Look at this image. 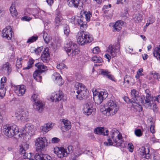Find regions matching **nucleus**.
<instances>
[{"label": "nucleus", "mask_w": 160, "mask_h": 160, "mask_svg": "<svg viewBox=\"0 0 160 160\" xmlns=\"http://www.w3.org/2000/svg\"><path fill=\"white\" fill-rule=\"evenodd\" d=\"M66 65L63 63H60L57 66V68L60 69H64Z\"/></svg>", "instance_id": "nucleus-55"}, {"label": "nucleus", "mask_w": 160, "mask_h": 160, "mask_svg": "<svg viewBox=\"0 0 160 160\" xmlns=\"http://www.w3.org/2000/svg\"><path fill=\"white\" fill-rule=\"evenodd\" d=\"M108 141L104 142V144L106 146L113 145L117 147L121 146L122 144V141Z\"/></svg>", "instance_id": "nucleus-25"}, {"label": "nucleus", "mask_w": 160, "mask_h": 160, "mask_svg": "<svg viewBox=\"0 0 160 160\" xmlns=\"http://www.w3.org/2000/svg\"><path fill=\"white\" fill-rule=\"evenodd\" d=\"M152 74L153 75V78L154 79L159 80V79L160 78V75L159 73L156 72H154L152 73Z\"/></svg>", "instance_id": "nucleus-51"}, {"label": "nucleus", "mask_w": 160, "mask_h": 160, "mask_svg": "<svg viewBox=\"0 0 160 160\" xmlns=\"http://www.w3.org/2000/svg\"><path fill=\"white\" fill-rule=\"evenodd\" d=\"M35 66L38 69L37 70L39 71L40 72L42 73L47 69V67L40 62L35 64Z\"/></svg>", "instance_id": "nucleus-29"}, {"label": "nucleus", "mask_w": 160, "mask_h": 160, "mask_svg": "<svg viewBox=\"0 0 160 160\" xmlns=\"http://www.w3.org/2000/svg\"><path fill=\"white\" fill-rule=\"evenodd\" d=\"M82 4L80 0H68L67 1V4L68 5L71 7H74L75 8H78V6L80 7H81L80 4Z\"/></svg>", "instance_id": "nucleus-21"}, {"label": "nucleus", "mask_w": 160, "mask_h": 160, "mask_svg": "<svg viewBox=\"0 0 160 160\" xmlns=\"http://www.w3.org/2000/svg\"><path fill=\"white\" fill-rule=\"evenodd\" d=\"M94 132L99 135H102L108 136L109 132L107 128L103 127H98L94 129Z\"/></svg>", "instance_id": "nucleus-16"}, {"label": "nucleus", "mask_w": 160, "mask_h": 160, "mask_svg": "<svg viewBox=\"0 0 160 160\" xmlns=\"http://www.w3.org/2000/svg\"><path fill=\"white\" fill-rule=\"evenodd\" d=\"M142 12H138L134 14L133 16V18L136 23H138L141 21L142 19Z\"/></svg>", "instance_id": "nucleus-28"}, {"label": "nucleus", "mask_w": 160, "mask_h": 160, "mask_svg": "<svg viewBox=\"0 0 160 160\" xmlns=\"http://www.w3.org/2000/svg\"><path fill=\"white\" fill-rule=\"evenodd\" d=\"M63 31L64 34L68 37L69 34L70 30L69 26L67 24L64 25L63 28Z\"/></svg>", "instance_id": "nucleus-41"}, {"label": "nucleus", "mask_w": 160, "mask_h": 160, "mask_svg": "<svg viewBox=\"0 0 160 160\" xmlns=\"http://www.w3.org/2000/svg\"><path fill=\"white\" fill-rule=\"evenodd\" d=\"M54 151L55 153L57 154L58 156L60 158L67 157L68 156L67 152L65 149L62 147L58 148L57 151L56 150V149H54Z\"/></svg>", "instance_id": "nucleus-17"}, {"label": "nucleus", "mask_w": 160, "mask_h": 160, "mask_svg": "<svg viewBox=\"0 0 160 160\" xmlns=\"http://www.w3.org/2000/svg\"><path fill=\"white\" fill-rule=\"evenodd\" d=\"M10 11L12 16L13 17H16L17 16L18 13L17 10L15 8V5L12 4L9 9Z\"/></svg>", "instance_id": "nucleus-34"}, {"label": "nucleus", "mask_w": 160, "mask_h": 160, "mask_svg": "<svg viewBox=\"0 0 160 160\" xmlns=\"http://www.w3.org/2000/svg\"><path fill=\"white\" fill-rule=\"evenodd\" d=\"M154 101H157V102H160V95H158V96L154 97Z\"/></svg>", "instance_id": "nucleus-64"}, {"label": "nucleus", "mask_w": 160, "mask_h": 160, "mask_svg": "<svg viewBox=\"0 0 160 160\" xmlns=\"http://www.w3.org/2000/svg\"><path fill=\"white\" fill-rule=\"evenodd\" d=\"M62 122L64 125L63 127H62L61 128L62 131L65 132L71 128V123L68 120L63 119L62 120Z\"/></svg>", "instance_id": "nucleus-26"}, {"label": "nucleus", "mask_w": 160, "mask_h": 160, "mask_svg": "<svg viewBox=\"0 0 160 160\" xmlns=\"http://www.w3.org/2000/svg\"><path fill=\"white\" fill-rule=\"evenodd\" d=\"M138 92L135 89H133L131 92V95L133 100H134L138 95Z\"/></svg>", "instance_id": "nucleus-37"}, {"label": "nucleus", "mask_w": 160, "mask_h": 160, "mask_svg": "<svg viewBox=\"0 0 160 160\" xmlns=\"http://www.w3.org/2000/svg\"><path fill=\"white\" fill-rule=\"evenodd\" d=\"M101 74L105 76H106L109 79L113 80V77L110 74V72H108L106 70L101 69L100 70Z\"/></svg>", "instance_id": "nucleus-31"}, {"label": "nucleus", "mask_w": 160, "mask_h": 160, "mask_svg": "<svg viewBox=\"0 0 160 160\" xmlns=\"http://www.w3.org/2000/svg\"><path fill=\"white\" fill-rule=\"evenodd\" d=\"M47 141H36L35 142V145L36 146V151L37 152H41L45 146L48 145Z\"/></svg>", "instance_id": "nucleus-15"}, {"label": "nucleus", "mask_w": 160, "mask_h": 160, "mask_svg": "<svg viewBox=\"0 0 160 160\" xmlns=\"http://www.w3.org/2000/svg\"><path fill=\"white\" fill-rule=\"evenodd\" d=\"M43 155L41 152H37L34 156V158L36 160H42L43 158H44V157H43Z\"/></svg>", "instance_id": "nucleus-38"}, {"label": "nucleus", "mask_w": 160, "mask_h": 160, "mask_svg": "<svg viewBox=\"0 0 160 160\" xmlns=\"http://www.w3.org/2000/svg\"><path fill=\"white\" fill-rule=\"evenodd\" d=\"M153 56L157 60L160 61V45L155 48L153 52Z\"/></svg>", "instance_id": "nucleus-30"}, {"label": "nucleus", "mask_w": 160, "mask_h": 160, "mask_svg": "<svg viewBox=\"0 0 160 160\" xmlns=\"http://www.w3.org/2000/svg\"><path fill=\"white\" fill-rule=\"evenodd\" d=\"M21 148L20 149H23L24 150H25L29 148V145L27 143H24L20 146Z\"/></svg>", "instance_id": "nucleus-49"}, {"label": "nucleus", "mask_w": 160, "mask_h": 160, "mask_svg": "<svg viewBox=\"0 0 160 160\" xmlns=\"http://www.w3.org/2000/svg\"><path fill=\"white\" fill-rule=\"evenodd\" d=\"M19 152L21 154H23V158L24 159L26 158H29L30 157H31V153H29L28 154H29V156H28V153H27L25 150H24L23 149H20L19 150Z\"/></svg>", "instance_id": "nucleus-36"}, {"label": "nucleus", "mask_w": 160, "mask_h": 160, "mask_svg": "<svg viewBox=\"0 0 160 160\" xmlns=\"http://www.w3.org/2000/svg\"><path fill=\"white\" fill-rule=\"evenodd\" d=\"M130 79H131V78L130 77H128V76H127L124 79V83H127L128 84H129L130 82Z\"/></svg>", "instance_id": "nucleus-60"}, {"label": "nucleus", "mask_w": 160, "mask_h": 160, "mask_svg": "<svg viewBox=\"0 0 160 160\" xmlns=\"http://www.w3.org/2000/svg\"><path fill=\"white\" fill-rule=\"evenodd\" d=\"M3 132L5 135L9 137H12L14 136L15 138L17 139H22V138H21V132H18V128L15 125L12 126H4Z\"/></svg>", "instance_id": "nucleus-4"}, {"label": "nucleus", "mask_w": 160, "mask_h": 160, "mask_svg": "<svg viewBox=\"0 0 160 160\" xmlns=\"http://www.w3.org/2000/svg\"><path fill=\"white\" fill-rule=\"evenodd\" d=\"M6 78L5 77H3L1 80V84L0 86H1V88L2 87L3 88V86L6 87Z\"/></svg>", "instance_id": "nucleus-47"}, {"label": "nucleus", "mask_w": 160, "mask_h": 160, "mask_svg": "<svg viewBox=\"0 0 160 160\" xmlns=\"http://www.w3.org/2000/svg\"><path fill=\"white\" fill-rule=\"evenodd\" d=\"M38 95L33 94L31 97V100L35 102L34 105V108L39 112H41L43 110L44 105L41 101L38 100Z\"/></svg>", "instance_id": "nucleus-11"}, {"label": "nucleus", "mask_w": 160, "mask_h": 160, "mask_svg": "<svg viewBox=\"0 0 160 160\" xmlns=\"http://www.w3.org/2000/svg\"><path fill=\"white\" fill-rule=\"evenodd\" d=\"M52 78L55 82L57 83L59 86H61L62 85L63 82L60 74L57 72L54 73Z\"/></svg>", "instance_id": "nucleus-19"}, {"label": "nucleus", "mask_w": 160, "mask_h": 160, "mask_svg": "<svg viewBox=\"0 0 160 160\" xmlns=\"http://www.w3.org/2000/svg\"><path fill=\"white\" fill-rule=\"evenodd\" d=\"M42 49V47L38 48L37 49H33V51L36 54H38L40 53Z\"/></svg>", "instance_id": "nucleus-54"}, {"label": "nucleus", "mask_w": 160, "mask_h": 160, "mask_svg": "<svg viewBox=\"0 0 160 160\" xmlns=\"http://www.w3.org/2000/svg\"><path fill=\"white\" fill-rule=\"evenodd\" d=\"M34 62V60L32 59H29L28 62V65L26 67L25 69H28L31 68Z\"/></svg>", "instance_id": "nucleus-46"}, {"label": "nucleus", "mask_w": 160, "mask_h": 160, "mask_svg": "<svg viewBox=\"0 0 160 160\" xmlns=\"http://www.w3.org/2000/svg\"><path fill=\"white\" fill-rule=\"evenodd\" d=\"M76 38L78 43L82 45L89 43L93 40L92 35L87 32H78Z\"/></svg>", "instance_id": "nucleus-5"}, {"label": "nucleus", "mask_w": 160, "mask_h": 160, "mask_svg": "<svg viewBox=\"0 0 160 160\" xmlns=\"http://www.w3.org/2000/svg\"><path fill=\"white\" fill-rule=\"evenodd\" d=\"M121 24L120 22L117 21L113 25L112 31L113 32H118L121 29Z\"/></svg>", "instance_id": "nucleus-33"}, {"label": "nucleus", "mask_w": 160, "mask_h": 160, "mask_svg": "<svg viewBox=\"0 0 160 160\" xmlns=\"http://www.w3.org/2000/svg\"><path fill=\"white\" fill-rule=\"evenodd\" d=\"M41 73L39 71H35L33 74V77L34 79L38 82H40L42 79V77L41 75Z\"/></svg>", "instance_id": "nucleus-32"}, {"label": "nucleus", "mask_w": 160, "mask_h": 160, "mask_svg": "<svg viewBox=\"0 0 160 160\" xmlns=\"http://www.w3.org/2000/svg\"><path fill=\"white\" fill-rule=\"evenodd\" d=\"M99 52V48L98 47H96L94 48L92 50V52L94 53H97Z\"/></svg>", "instance_id": "nucleus-61"}, {"label": "nucleus", "mask_w": 160, "mask_h": 160, "mask_svg": "<svg viewBox=\"0 0 160 160\" xmlns=\"http://www.w3.org/2000/svg\"><path fill=\"white\" fill-rule=\"evenodd\" d=\"M149 148L146 149L144 147H142L141 148L140 153L142 158L148 159L151 158V156L149 153Z\"/></svg>", "instance_id": "nucleus-20"}, {"label": "nucleus", "mask_w": 160, "mask_h": 160, "mask_svg": "<svg viewBox=\"0 0 160 160\" xmlns=\"http://www.w3.org/2000/svg\"><path fill=\"white\" fill-rule=\"evenodd\" d=\"M73 92L77 98L80 100L86 98L89 94L88 91L85 86L77 82L75 84Z\"/></svg>", "instance_id": "nucleus-3"}, {"label": "nucleus", "mask_w": 160, "mask_h": 160, "mask_svg": "<svg viewBox=\"0 0 160 160\" xmlns=\"http://www.w3.org/2000/svg\"><path fill=\"white\" fill-rule=\"evenodd\" d=\"M63 97V93L62 91L59 90L57 92L52 94L51 98L55 102L61 100Z\"/></svg>", "instance_id": "nucleus-18"}, {"label": "nucleus", "mask_w": 160, "mask_h": 160, "mask_svg": "<svg viewBox=\"0 0 160 160\" xmlns=\"http://www.w3.org/2000/svg\"><path fill=\"white\" fill-rule=\"evenodd\" d=\"M122 138V135L117 130L114 128L111 131L107 140H111V139L113 140H116L117 139L120 140Z\"/></svg>", "instance_id": "nucleus-12"}, {"label": "nucleus", "mask_w": 160, "mask_h": 160, "mask_svg": "<svg viewBox=\"0 0 160 160\" xmlns=\"http://www.w3.org/2000/svg\"><path fill=\"white\" fill-rule=\"evenodd\" d=\"M14 89L15 93L19 96H23L26 91L25 86L24 85L16 86Z\"/></svg>", "instance_id": "nucleus-14"}, {"label": "nucleus", "mask_w": 160, "mask_h": 160, "mask_svg": "<svg viewBox=\"0 0 160 160\" xmlns=\"http://www.w3.org/2000/svg\"><path fill=\"white\" fill-rule=\"evenodd\" d=\"M92 105L91 104L87 103L84 105L83 109L84 113L86 115H90L93 111Z\"/></svg>", "instance_id": "nucleus-23"}, {"label": "nucleus", "mask_w": 160, "mask_h": 160, "mask_svg": "<svg viewBox=\"0 0 160 160\" xmlns=\"http://www.w3.org/2000/svg\"><path fill=\"white\" fill-rule=\"evenodd\" d=\"M43 38L45 42L48 43L50 40V37L47 33H44Z\"/></svg>", "instance_id": "nucleus-44"}, {"label": "nucleus", "mask_w": 160, "mask_h": 160, "mask_svg": "<svg viewBox=\"0 0 160 160\" xmlns=\"http://www.w3.org/2000/svg\"><path fill=\"white\" fill-rule=\"evenodd\" d=\"M15 116L18 118L22 122H27L28 121V113L23 108H21L15 113Z\"/></svg>", "instance_id": "nucleus-10"}, {"label": "nucleus", "mask_w": 160, "mask_h": 160, "mask_svg": "<svg viewBox=\"0 0 160 160\" xmlns=\"http://www.w3.org/2000/svg\"><path fill=\"white\" fill-rule=\"evenodd\" d=\"M48 48H46L43 51L41 56V59L44 62L48 63L49 60V54L48 52Z\"/></svg>", "instance_id": "nucleus-24"}, {"label": "nucleus", "mask_w": 160, "mask_h": 160, "mask_svg": "<svg viewBox=\"0 0 160 160\" xmlns=\"http://www.w3.org/2000/svg\"><path fill=\"white\" fill-rule=\"evenodd\" d=\"M128 149H129V151L131 152H132L134 148V146L132 143H129L128 144Z\"/></svg>", "instance_id": "nucleus-58"}, {"label": "nucleus", "mask_w": 160, "mask_h": 160, "mask_svg": "<svg viewBox=\"0 0 160 160\" xmlns=\"http://www.w3.org/2000/svg\"><path fill=\"white\" fill-rule=\"evenodd\" d=\"M82 24H79V26L80 27V30L79 32H86L85 30L87 29V25L85 22H83V21H82Z\"/></svg>", "instance_id": "nucleus-39"}, {"label": "nucleus", "mask_w": 160, "mask_h": 160, "mask_svg": "<svg viewBox=\"0 0 160 160\" xmlns=\"http://www.w3.org/2000/svg\"><path fill=\"white\" fill-rule=\"evenodd\" d=\"M148 21L151 24L153 23L155 21V19L152 16H151L148 18Z\"/></svg>", "instance_id": "nucleus-63"}, {"label": "nucleus", "mask_w": 160, "mask_h": 160, "mask_svg": "<svg viewBox=\"0 0 160 160\" xmlns=\"http://www.w3.org/2000/svg\"><path fill=\"white\" fill-rule=\"evenodd\" d=\"M38 37L37 35H34L30 37L27 41V43H32L35 42L38 39Z\"/></svg>", "instance_id": "nucleus-40"}, {"label": "nucleus", "mask_w": 160, "mask_h": 160, "mask_svg": "<svg viewBox=\"0 0 160 160\" xmlns=\"http://www.w3.org/2000/svg\"><path fill=\"white\" fill-rule=\"evenodd\" d=\"M21 60L22 59L21 58H18L17 60L16 63V66L18 68H20L21 67L22 64L21 62Z\"/></svg>", "instance_id": "nucleus-53"}, {"label": "nucleus", "mask_w": 160, "mask_h": 160, "mask_svg": "<svg viewBox=\"0 0 160 160\" xmlns=\"http://www.w3.org/2000/svg\"><path fill=\"white\" fill-rule=\"evenodd\" d=\"M12 32L11 26H8L2 30V36L5 37L8 40H10L12 37Z\"/></svg>", "instance_id": "nucleus-13"}, {"label": "nucleus", "mask_w": 160, "mask_h": 160, "mask_svg": "<svg viewBox=\"0 0 160 160\" xmlns=\"http://www.w3.org/2000/svg\"><path fill=\"white\" fill-rule=\"evenodd\" d=\"M43 157H44V158H43L42 160H52L51 157L47 154H43Z\"/></svg>", "instance_id": "nucleus-52"}, {"label": "nucleus", "mask_w": 160, "mask_h": 160, "mask_svg": "<svg viewBox=\"0 0 160 160\" xmlns=\"http://www.w3.org/2000/svg\"><path fill=\"white\" fill-rule=\"evenodd\" d=\"M119 108V106L116 101L110 99L101 108L100 111L107 116H112L117 113Z\"/></svg>", "instance_id": "nucleus-1"}, {"label": "nucleus", "mask_w": 160, "mask_h": 160, "mask_svg": "<svg viewBox=\"0 0 160 160\" xmlns=\"http://www.w3.org/2000/svg\"><path fill=\"white\" fill-rule=\"evenodd\" d=\"M22 130L21 138L23 139H27L26 137L31 136L35 131L34 126L31 123L26 124L25 128H22Z\"/></svg>", "instance_id": "nucleus-8"}, {"label": "nucleus", "mask_w": 160, "mask_h": 160, "mask_svg": "<svg viewBox=\"0 0 160 160\" xmlns=\"http://www.w3.org/2000/svg\"><path fill=\"white\" fill-rule=\"evenodd\" d=\"M67 152V155L69 153H72L73 150V147L72 146H68L66 149H65Z\"/></svg>", "instance_id": "nucleus-50"}, {"label": "nucleus", "mask_w": 160, "mask_h": 160, "mask_svg": "<svg viewBox=\"0 0 160 160\" xmlns=\"http://www.w3.org/2000/svg\"><path fill=\"white\" fill-rule=\"evenodd\" d=\"M47 127L48 126H46L45 124H44L43 126H42L41 127V129H42V131L46 132H47L49 131L48 130L47 128Z\"/></svg>", "instance_id": "nucleus-57"}, {"label": "nucleus", "mask_w": 160, "mask_h": 160, "mask_svg": "<svg viewBox=\"0 0 160 160\" xmlns=\"http://www.w3.org/2000/svg\"><path fill=\"white\" fill-rule=\"evenodd\" d=\"M46 126H48L47 128L49 131L51 130L53 126H54V124L53 123H48L45 124Z\"/></svg>", "instance_id": "nucleus-56"}, {"label": "nucleus", "mask_w": 160, "mask_h": 160, "mask_svg": "<svg viewBox=\"0 0 160 160\" xmlns=\"http://www.w3.org/2000/svg\"><path fill=\"white\" fill-rule=\"evenodd\" d=\"M92 60L94 63H100L102 61V58L100 57H99L97 56L93 57L92 58Z\"/></svg>", "instance_id": "nucleus-42"}, {"label": "nucleus", "mask_w": 160, "mask_h": 160, "mask_svg": "<svg viewBox=\"0 0 160 160\" xmlns=\"http://www.w3.org/2000/svg\"><path fill=\"white\" fill-rule=\"evenodd\" d=\"M135 135L137 137H141L142 134V132L140 129H135L134 131Z\"/></svg>", "instance_id": "nucleus-48"}, {"label": "nucleus", "mask_w": 160, "mask_h": 160, "mask_svg": "<svg viewBox=\"0 0 160 160\" xmlns=\"http://www.w3.org/2000/svg\"><path fill=\"white\" fill-rule=\"evenodd\" d=\"M31 19V18L28 16H24L22 17L21 18L22 20L26 21H29Z\"/></svg>", "instance_id": "nucleus-62"}, {"label": "nucleus", "mask_w": 160, "mask_h": 160, "mask_svg": "<svg viewBox=\"0 0 160 160\" xmlns=\"http://www.w3.org/2000/svg\"><path fill=\"white\" fill-rule=\"evenodd\" d=\"M0 70L3 72L9 74L12 71L10 64L8 62H6L2 66Z\"/></svg>", "instance_id": "nucleus-22"}, {"label": "nucleus", "mask_w": 160, "mask_h": 160, "mask_svg": "<svg viewBox=\"0 0 160 160\" xmlns=\"http://www.w3.org/2000/svg\"><path fill=\"white\" fill-rule=\"evenodd\" d=\"M63 22L62 18L60 14L57 15L55 18V24L56 26H58Z\"/></svg>", "instance_id": "nucleus-35"}, {"label": "nucleus", "mask_w": 160, "mask_h": 160, "mask_svg": "<svg viewBox=\"0 0 160 160\" xmlns=\"http://www.w3.org/2000/svg\"><path fill=\"white\" fill-rule=\"evenodd\" d=\"M6 87L3 86V88H1V86H0V97L2 98H3L5 95L6 93Z\"/></svg>", "instance_id": "nucleus-43"}, {"label": "nucleus", "mask_w": 160, "mask_h": 160, "mask_svg": "<svg viewBox=\"0 0 160 160\" xmlns=\"http://www.w3.org/2000/svg\"><path fill=\"white\" fill-rule=\"evenodd\" d=\"M93 100L97 104H100L104 99L107 97L108 93L106 91H101L98 92L96 95L93 93Z\"/></svg>", "instance_id": "nucleus-9"}, {"label": "nucleus", "mask_w": 160, "mask_h": 160, "mask_svg": "<svg viewBox=\"0 0 160 160\" xmlns=\"http://www.w3.org/2000/svg\"><path fill=\"white\" fill-rule=\"evenodd\" d=\"M126 51L127 52L131 53L133 52V49L132 47L129 46L126 48Z\"/></svg>", "instance_id": "nucleus-59"}, {"label": "nucleus", "mask_w": 160, "mask_h": 160, "mask_svg": "<svg viewBox=\"0 0 160 160\" xmlns=\"http://www.w3.org/2000/svg\"><path fill=\"white\" fill-rule=\"evenodd\" d=\"M124 100L127 103H135L138 105L142 104L146 108H151L153 102L149 94H148L144 99L138 96L134 100H130L128 97H126L125 98Z\"/></svg>", "instance_id": "nucleus-2"}, {"label": "nucleus", "mask_w": 160, "mask_h": 160, "mask_svg": "<svg viewBox=\"0 0 160 160\" xmlns=\"http://www.w3.org/2000/svg\"><path fill=\"white\" fill-rule=\"evenodd\" d=\"M82 18L77 16H74L71 18V22L75 25L82 24Z\"/></svg>", "instance_id": "nucleus-27"}, {"label": "nucleus", "mask_w": 160, "mask_h": 160, "mask_svg": "<svg viewBox=\"0 0 160 160\" xmlns=\"http://www.w3.org/2000/svg\"><path fill=\"white\" fill-rule=\"evenodd\" d=\"M120 46L119 42H118L114 45H109L108 47L106 52L108 53L104 55V57L108 59V62H109L111 58V56L114 57L119 54Z\"/></svg>", "instance_id": "nucleus-6"}, {"label": "nucleus", "mask_w": 160, "mask_h": 160, "mask_svg": "<svg viewBox=\"0 0 160 160\" xmlns=\"http://www.w3.org/2000/svg\"><path fill=\"white\" fill-rule=\"evenodd\" d=\"M84 14L85 16L86 19L87 21L89 22L92 16V14L90 12H85Z\"/></svg>", "instance_id": "nucleus-45"}, {"label": "nucleus", "mask_w": 160, "mask_h": 160, "mask_svg": "<svg viewBox=\"0 0 160 160\" xmlns=\"http://www.w3.org/2000/svg\"><path fill=\"white\" fill-rule=\"evenodd\" d=\"M65 49L68 56L72 57H75L80 52L77 44L71 41H69L67 43Z\"/></svg>", "instance_id": "nucleus-7"}]
</instances>
